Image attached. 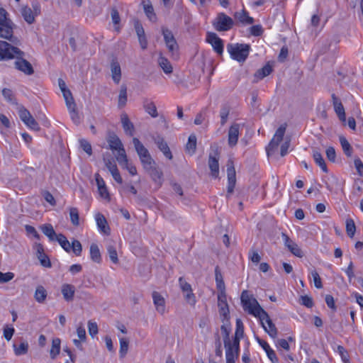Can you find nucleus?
I'll return each mask as SVG.
<instances>
[{
	"mask_svg": "<svg viewBox=\"0 0 363 363\" xmlns=\"http://www.w3.org/2000/svg\"><path fill=\"white\" fill-rule=\"evenodd\" d=\"M332 99L335 113H337L339 119L342 121H345V112L342 104L335 94H332Z\"/></svg>",
	"mask_w": 363,
	"mask_h": 363,
	"instance_id": "5701e85b",
	"label": "nucleus"
},
{
	"mask_svg": "<svg viewBox=\"0 0 363 363\" xmlns=\"http://www.w3.org/2000/svg\"><path fill=\"white\" fill-rule=\"evenodd\" d=\"M152 298L156 309L162 314L164 311V298L157 291H153Z\"/></svg>",
	"mask_w": 363,
	"mask_h": 363,
	"instance_id": "7c9ffc66",
	"label": "nucleus"
},
{
	"mask_svg": "<svg viewBox=\"0 0 363 363\" xmlns=\"http://www.w3.org/2000/svg\"><path fill=\"white\" fill-rule=\"evenodd\" d=\"M215 279L218 293H225V286L223 277L218 266H216L215 268Z\"/></svg>",
	"mask_w": 363,
	"mask_h": 363,
	"instance_id": "bb28decb",
	"label": "nucleus"
},
{
	"mask_svg": "<svg viewBox=\"0 0 363 363\" xmlns=\"http://www.w3.org/2000/svg\"><path fill=\"white\" fill-rule=\"evenodd\" d=\"M24 123L28 126L30 128L34 130H39L40 126L38 123L36 122L35 118L32 116L29 119H28Z\"/></svg>",
	"mask_w": 363,
	"mask_h": 363,
	"instance_id": "774afa93",
	"label": "nucleus"
},
{
	"mask_svg": "<svg viewBox=\"0 0 363 363\" xmlns=\"http://www.w3.org/2000/svg\"><path fill=\"white\" fill-rule=\"evenodd\" d=\"M233 19L225 13H219L213 21V28L218 32L230 30L234 26Z\"/></svg>",
	"mask_w": 363,
	"mask_h": 363,
	"instance_id": "20e7f679",
	"label": "nucleus"
},
{
	"mask_svg": "<svg viewBox=\"0 0 363 363\" xmlns=\"http://www.w3.org/2000/svg\"><path fill=\"white\" fill-rule=\"evenodd\" d=\"M340 143L342 146L343 152L345 155L350 157L352 155L353 149L352 146L350 145V143L347 141V140L344 136L340 137Z\"/></svg>",
	"mask_w": 363,
	"mask_h": 363,
	"instance_id": "79ce46f5",
	"label": "nucleus"
},
{
	"mask_svg": "<svg viewBox=\"0 0 363 363\" xmlns=\"http://www.w3.org/2000/svg\"><path fill=\"white\" fill-rule=\"evenodd\" d=\"M281 237L284 240L285 246L294 255L298 257H303V252L296 242L291 240L290 238L286 233H282Z\"/></svg>",
	"mask_w": 363,
	"mask_h": 363,
	"instance_id": "ddd939ff",
	"label": "nucleus"
},
{
	"mask_svg": "<svg viewBox=\"0 0 363 363\" xmlns=\"http://www.w3.org/2000/svg\"><path fill=\"white\" fill-rule=\"evenodd\" d=\"M21 13L23 19L28 23L32 24L35 21V14L32 9L26 6H23L21 9Z\"/></svg>",
	"mask_w": 363,
	"mask_h": 363,
	"instance_id": "f704fd0d",
	"label": "nucleus"
},
{
	"mask_svg": "<svg viewBox=\"0 0 363 363\" xmlns=\"http://www.w3.org/2000/svg\"><path fill=\"white\" fill-rule=\"evenodd\" d=\"M36 255L43 267L50 268L52 264L48 256L44 252V248L40 243L35 245Z\"/></svg>",
	"mask_w": 363,
	"mask_h": 363,
	"instance_id": "f3484780",
	"label": "nucleus"
},
{
	"mask_svg": "<svg viewBox=\"0 0 363 363\" xmlns=\"http://www.w3.org/2000/svg\"><path fill=\"white\" fill-rule=\"evenodd\" d=\"M206 42L211 45L214 51L218 55H222L223 52V41L218 35L213 32L207 33Z\"/></svg>",
	"mask_w": 363,
	"mask_h": 363,
	"instance_id": "9b49d317",
	"label": "nucleus"
},
{
	"mask_svg": "<svg viewBox=\"0 0 363 363\" xmlns=\"http://www.w3.org/2000/svg\"><path fill=\"white\" fill-rule=\"evenodd\" d=\"M69 213L72 224L74 226H78L79 225V215L78 209L75 207H70L69 208Z\"/></svg>",
	"mask_w": 363,
	"mask_h": 363,
	"instance_id": "09e8293b",
	"label": "nucleus"
},
{
	"mask_svg": "<svg viewBox=\"0 0 363 363\" xmlns=\"http://www.w3.org/2000/svg\"><path fill=\"white\" fill-rule=\"evenodd\" d=\"M22 54L23 52L18 48L6 41L0 40V60L13 59L16 55Z\"/></svg>",
	"mask_w": 363,
	"mask_h": 363,
	"instance_id": "0eeeda50",
	"label": "nucleus"
},
{
	"mask_svg": "<svg viewBox=\"0 0 363 363\" xmlns=\"http://www.w3.org/2000/svg\"><path fill=\"white\" fill-rule=\"evenodd\" d=\"M219 152L216 150L213 155L212 153L209 154L208 164V167L211 169V174L213 177L217 178L219 174Z\"/></svg>",
	"mask_w": 363,
	"mask_h": 363,
	"instance_id": "f8f14e48",
	"label": "nucleus"
},
{
	"mask_svg": "<svg viewBox=\"0 0 363 363\" xmlns=\"http://www.w3.org/2000/svg\"><path fill=\"white\" fill-rule=\"evenodd\" d=\"M227 175H228V189L227 197H228L233 192L236 183V174L234 167L233 162L228 160L227 163Z\"/></svg>",
	"mask_w": 363,
	"mask_h": 363,
	"instance_id": "9d476101",
	"label": "nucleus"
},
{
	"mask_svg": "<svg viewBox=\"0 0 363 363\" xmlns=\"http://www.w3.org/2000/svg\"><path fill=\"white\" fill-rule=\"evenodd\" d=\"M197 139L194 134H191L186 145V152L189 155H193L196 152Z\"/></svg>",
	"mask_w": 363,
	"mask_h": 363,
	"instance_id": "72a5a7b5",
	"label": "nucleus"
},
{
	"mask_svg": "<svg viewBox=\"0 0 363 363\" xmlns=\"http://www.w3.org/2000/svg\"><path fill=\"white\" fill-rule=\"evenodd\" d=\"M162 33L164 37V40L169 52L171 53L173 58L178 57L179 45L172 33V32L167 28L162 27Z\"/></svg>",
	"mask_w": 363,
	"mask_h": 363,
	"instance_id": "39448f33",
	"label": "nucleus"
},
{
	"mask_svg": "<svg viewBox=\"0 0 363 363\" xmlns=\"http://www.w3.org/2000/svg\"><path fill=\"white\" fill-rule=\"evenodd\" d=\"M66 105L69 111L70 116H71L72 121L75 124L79 123L80 118H79L78 112L77 111V109H76V104L74 102V100L73 99V100H72V101H69L68 102H66Z\"/></svg>",
	"mask_w": 363,
	"mask_h": 363,
	"instance_id": "2f4dec72",
	"label": "nucleus"
},
{
	"mask_svg": "<svg viewBox=\"0 0 363 363\" xmlns=\"http://www.w3.org/2000/svg\"><path fill=\"white\" fill-rule=\"evenodd\" d=\"M240 125L235 123L230 125L228 130V143L231 147L235 146L238 143L240 135Z\"/></svg>",
	"mask_w": 363,
	"mask_h": 363,
	"instance_id": "4468645a",
	"label": "nucleus"
},
{
	"mask_svg": "<svg viewBox=\"0 0 363 363\" xmlns=\"http://www.w3.org/2000/svg\"><path fill=\"white\" fill-rule=\"evenodd\" d=\"M90 257L93 262L96 263L101 262V255L98 245L92 243L90 245Z\"/></svg>",
	"mask_w": 363,
	"mask_h": 363,
	"instance_id": "58836bf2",
	"label": "nucleus"
},
{
	"mask_svg": "<svg viewBox=\"0 0 363 363\" xmlns=\"http://www.w3.org/2000/svg\"><path fill=\"white\" fill-rule=\"evenodd\" d=\"M61 292L67 301H72L75 293V287L72 284H65L62 286Z\"/></svg>",
	"mask_w": 363,
	"mask_h": 363,
	"instance_id": "a878e982",
	"label": "nucleus"
},
{
	"mask_svg": "<svg viewBox=\"0 0 363 363\" xmlns=\"http://www.w3.org/2000/svg\"><path fill=\"white\" fill-rule=\"evenodd\" d=\"M121 122L125 134L130 136H133L135 131V127L133 123L130 121L126 113H121Z\"/></svg>",
	"mask_w": 363,
	"mask_h": 363,
	"instance_id": "6ab92c4d",
	"label": "nucleus"
},
{
	"mask_svg": "<svg viewBox=\"0 0 363 363\" xmlns=\"http://www.w3.org/2000/svg\"><path fill=\"white\" fill-rule=\"evenodd\" d=\"M354 165L357 170V174L359 177H363V162L359 157H357L354 158Z\"/></svg>",
	"mask_w": 363,
	"mask_h": 363,
	"instance_id": "0e129e2a",
	"label": "nucleus"
},
{
	"mask_svg": "<svg viewBox=\"0 0 363 363\" xmlns=\"http://www.w3.org/2000/svg\"><path fill=\"white\" fill-rule=\"evenodd\" d=\"M58 85L61 91L62 92L64 99L65 100V103L69 101H72V100H73L74 98L69 89L67 88L65 82L62 79H59Z\"/></svg>",
	"mask_w": 363,
	"mask_h": 363,
	"instance_id": "e433bc0d",
	"label": "nucleus"
},
{
	"mask_svg": "<svg viewBox=\"0 0 363 363\" xmlns=\"http://www.w3.org/2000/svg\"><path fill=\"white\" fill-rule=\"evenodd\" d=\"M60 343L61 340L59 338H55L52 342V347L50 351V357L55 359L60 351Z\"/></svg>",
	"mask_w": 363,
	"mask_h": 363,
	"instance_id": "de8ad7c7",
	"label": "nucleus"
},
{
	"mask_svg": "<svg viewBox=\"0 0 363 363\" xmlns=\"http://www.w3.org/2000/svg\"><path fill=\"white\" fill-rule=\"evenodd\" d=\"M244 335V325L242 322V319H236V330L235 336L243 337Z\"/></svg>",
	"mask_w": 363,
	"mask_h": 363,
	"instance_id": "e2e57ef3",
	"label": "nucleus"
},
{
	"mask_svg": "<svg viewBox=\"0 0 363 363\" xmlns=\"http://www.w3.org/2000/svg\"><path fill=\"white\" fill-rule=\"evenodd\" d=\"M273 71L272 67L269 65V63H267L263 67L257 70V72L254 74V82H257L258 81L262 79L265 77L269 75Z\"/></svg>",
	"mask_w": 363,
	"mask_h": 363,
	"instance_id": "393cba45",
	"label": "nucleus"
},
{
	"mask_svg": "<svg viewBox=\"0 0 363 363\" xmlns=\"http://www.w3.org/2000/svg\"><path fill=\"white\" fill-rule=\"evenodd\" d=\"M286 129V124L281 125L279 128L276 130L275 134L270 141L269 144L266 148L267 155L269 156L273 153L274 150L277 149L280 143V142L283 140L284 135L285 134Z\"/></svg>",
	"mask_w": 363,
	"mask_h": 363,
	"instance_id": "6e6552de",
	"label": "nucleus"
},
{
	"mask_svg": "<svg viewBox=\"0 0 363 363\" xmlns=\"http://www.w3.org/2000/svg\"><path fill=\"white\" fill-rule=\"evenodd\" d=\"M234 17L236 20L240 21L241 23L245 25L252 24L254 22V19L252 17H250L248 15V13L242 10L241 11L235 12L234 14Z\"/></svg>",
	"mask_w": 363,
	"mask_h": 363,
	"instance_id": "cd10ccee",
	"label": "nucleus"
},
{
	"mask_svg": "<svg viewBox=\"0 0 363 363\" xmlns=\"http://www.w3.org/2000/svg\"><path fill=\"white\" fill-rule=\"evenodd\" d=\"M81 148L89 155H92L91 145L89 141L85 139H80L79 140Z\"/></svg>",
	"mask_w": 363,
	"mask_h": 363,
	"instance_id": "052dcab7",
	"label": "nucleus"
},
{
	"mask_svg": "<svg viewBox=\"0 0 363 363\" xmlns=\"http://www.w3.org/2000/svg\"><path fill=\"white\" fill-rule=\"evenodd\" d=\"M179 284L184 293L189 292V291L192 290L191 286L187 283L183 277H179Z\"/></svg>",
	"mask_w": 363,
	"mask_h": 363,
	"instance_id": "338daca9",
	"label": "nucleus"
},
{
	"mask_svg": "<svg viewBox=\"0 0 363 363\" xmlns=\"http://www.w3.org/2000/svg\"><path fill=\"white\" fill-rule=\"evenodd\" d=\"M333 349L337 352L344 363H350L349 354L346 349L342 345H333Z\"/></svg>",
	"mask_w": 363,
	"mask_h": 363,
	"instance_id": "c03bdc74",
	"label": "nucleus"
},
{
	"mask_svg": "<svg viewBox=\"0 0 363 363\" xmlns=\"http://www.w3.org/2000/svg\"><path fill=\"white\" fill-rule=\"evenodd\" d=\"M218 306L220 315L223 318H227L229 314V308L225 293L222 292L218 294Z\"/></svg>",
	"mask_w": 363,
	"mask_h": 363,
	"instance_id": "dca6fc26",
	"label": "nucleus"
},
{
	"mask_svg": "<svg viewBox=\"0 0 363 363\" xmlns=\"http://www.w3.org/2000/svg\"><path fill=\"white\" fill-rule=\"evenodd\" d=\"M128 101L127 86L125 84H122L120 88L119 94L118 96V108L121 109L124 108Z\"/></svg>",
	"mask_w": 363,
	"mask_h": 363,
	"instance_id": "c85d7f7f",
	"label": "nucleus"
},
{
	"mask_svg": "<svg viewBox=\"0 0 363 363\" xmlns=\"http://www.w3.org/2000/svg\"><path fill=\"white\" fill-rule=\"evenodd\" d=\"M71 250L77 256H79L82 251V246L80 242L77 240H74L71 244Z\"/></svg>",
	"mask_w": 363,
	"mask_h": 363,
	"instance_id": "680f3d73",
	"label": "nucleus"
},
{
	"mask_svg": "<svg viewBox=\"0 0 363 363\" xmlns=\"http://www.w3.org/2000/svg\"><path fill=\"white\" fill-rule=\"evenodd\" d=\"M260 324L269 335L275 338L278 335L277 328L275 324L272 322V319H259Z\"/></svg>",
	"mask_w": 363,
	"mask_h": 363,
	"instance_id": "a211bd4d",
	"label": "nucleus"
},
{
	"mask_svg": "<svg viewBox=\"0 0 363 363\" xmlns=\"http://www.w3.org/2000/svg\"><path fill=\"white\" fill-rule=\"evenodd\" d=\"M47 297V291L43 286H38L35 292V298L39 303H43Z\"/></svg>",
	"mask_w": 363,
	"mask_h": 363,
	"instance_id": "8fccbe9b",
	"label": "nucleus"
},
{
	"mask_svg": "<svg viewBox=\"0 0 363 363\" xmlns=\"http://www.w3.org/2000/svg\"><path fill=\"white\" fill-rule=\"evenodd\" d=\"M23 55L24 53L23 52L22 55H15V57L16 58V60L14 62L15 68L23 72L26 75H31L34 73V69L28 60L23 59Z\"/></svg>",
	"mask_w": 363,
	"mask_h": 363,
	"instance_id": "1a4fd4ad",
	"label": "nucleus"
},
{
	"mask_svg": "<svg viewBox=\"0 0 363 363\" xmlns=\"http://www.w3.org/2000/svg\"><path fill=\"white\" fill-rule=\"evenodd\" d=\"M225 321L223 323V324L220 327V331L221 334L223 338V343L224 345H226L227 342H230V333L231 332L232 328L231 324L228 321L229 319H225Z\"/></svg>",
	"mask_w": 363,
	"mask_h": 363,
	"instance_id": "c756f323",
	"label": "nucleus"
},
{
	"mask_svg": "<svg viewBox=\"0 0 363 363\" xmlns=\"http://www.w3.org/2000/svg\"><path fill=\"white\" fill-rule=\"evenodd\" d=\"M224 347L225 348L226 360H228V358H230V359H235L238 357L239 353H236V352H235V349L231 347L230 342H227L226 345H224Z\"/></svg>",
	"mask_w": 363,
	"mask_h": 363,
	"instance_id": "6e6d98bb",
	"label": "nucleus"
},
{
	"mask_svg": "<svg viewBox=\"0 0 363 363\" xmlns=\"http://www.w3.org/2000/svg\"><path fill=\"white\" fill-rule=\"evenodd\" d=\"M240 301L243 310L255 318H269L268 313L261 307L253 294L244 290L240 295Z\"/></svg>",
	"mask_w": 363,
	"mask_h": 363,
	"instance_id": "f257e3e1",
	"label": "nucleus"
},
{
	"mask_svg": "<svg viewBox=\"0 0 363 363\" xmlns=\"http://www.w3.org/2000/svg\"><path fill=\"white\" fill-rule=\"evenodd\" d=\"M346 232L347 235L352 238L356 232V226L352 219L349 218L346 220Z\"/></svg>",
	"mask_w": 363,
	"mask_h": 363,
	"instance_id": "864d4df0",
	"label": "nucleus"
},
{
	"mask_svg": "<svg viewBox=\"0 0 363 363\" xmlns=\"http://www.w3.org/2000/svg\"><path fill=\"white\" fill-rule=\"evenodd\" d=\"M107 142L111 150H116L118 152L116 160H121L125 162L126 153L120 138L115 133H112L108 135Z\"/></svg>",
	"mask_w": 363,
	"mask_h": 363,
	"instance_id": "423d86ee",
	"label": "nucleus"
},
{
	"mask_svg": "<svg viewBox=\"0 0 363 363\" xmlns=\"http://www.w3.org/2000/svg\"><path fill=\"white\" fill-rule=\"evenodd\" d=\"M117 161L118 162V163L121 165H122L124 168H125L131 175L134 176V175L137 174L136 167L134 165L128 163L127 157H126L125 162L123 160H118Z\"/></svg>",
	"mask_w": 363,
	"mask_h": 363,
	"instance_id": "5fc2aeb1",
	"label": "nucleus"
},
{
	"mask_svg": "<svg viewBox=\"0 0 363 363\" xmlns=\"http://www.w3.org/2000/svg\"><path fill=\"white\" fill-rule=\"evenodd\" d=\"M143 9L144 11L147 16V17L149 18L151 21H155L157 19L156 14L154 12L153 6L151 4V2L147 0L143 1Z\"/></svg>",
	"mask_w": 363,
	"mask_h": 363,
	"instance_id": "c9c22d12",
	"label": "nucleus"
},
{
	"mask_svg": "<svg viewBox=\"0 0 363 363\" xmlns=\"http://www.w3.org/2000/svg\"><path fill=\"white\" fill-rule=\"evenodd\" d=\"M153 140L155 143L157 145V147L160 149V150L167 159L172 160L173 158V155L167 143L162 136L157 135L156 137H154Z\"/></svg>",
	"mask_w": 363,
	"mask_h": 363,
	"instance_id": "2eb2a0df",
	"label": "nucleus"
},
{
	"mask_svg": "<svg viewBox=\"0 0 363 363\" xmlns=\"http://www.w3.org/2000/svg\"><path fill=\"white\" fill-rule=\"evenodd\" d=\"M15 354L17 356L26 354L28 350V344L26 342H21L18 346L13 345Z\"/></svg>",
	"mask_w": 363,
	"mask_h": 363,
	"instance_id": "3c124183",
	"label": "nucleus"
},
{
	"mask_svg": "<svg viewBox=\"0 0 363 363\" xmlns=\"http://www.w3.org/2000/svg\"><path fill=\"white\" fill-rule=\"evenodd\" d=\"M111 16L112 22L114 25V30L117 33H119L121 29V26H120L121 17H120L119 13L118 11V10L116 9V8H113L111 9Z\"/></svg>",
	"mask_w": 363,
	"mask_h": 363,
	"instance_id": "37998d69",
	"label": "nucleus"
},
{
	"mask_svg": "<svg viewBox=\"0 0 363 363\" xmlns=\"http://www.w3.org/2000/svg\"><path fill=\"white\" fill-rule=\"evenodd\" d=\"M13 36V23L7 18V12L0 8V38L10 39Z\"/></svg>",
	"mask_w": 363,
	"mask_h": 363,
	"instance_id": "7ed1b4c3",
	"label": "nucleus"
},
{
	"mask_svg": "<svg viewBox=\"0 0 363 363\" xmlns=\"http://www.w3.org/2000/svg\"><path fill=\"white\" fill-rule=\"evenodd\" d=\"M96 182L100 196L105 199H110V196L103 178L99 174H95Z\"/></svg>",
	"mask_w": 363,
	"mask_h": 363,
	"instance_id": "b1692460",
	"label": "nucleus"
},
{
	"mask_svg": "<svg viewBox=\"0 0 363 363\" xmlns=\"http://www.w3.org/2000/svg\"><path fill=\"white\" fill-rule=\"evenodd\" d=\"M95 219L99 230L105 235H109L110 228L105 216L103 214L98 213L95 216Z\"/></svg>",
	"mask_w": 363,
	"mask_h": 363,
	"instance_id": "412c9836",
	"label": "nucleus"
},
{
	"mask_svg": "<svg viewBox=\"0 0 363 363\" xmlns=\"http://www.w3.org/2000/svg\"><path fill=\"white\" fill-rule=\"evenodd\" d=\"M55 240H57L59 242L60 246L67 252H69L71 251V244L63 234H58L57 236H56Z\"/></svg>",
	"mask_w": 363,
	"mask_h": 363,
	"instance_id": "49530a36",
	"label": "nucleus"
},
{
	"mask_svg": "<svg viewBox=\"0 0 363 363\" xmlns=\"http://www.w3.org/2000/svg\"><path fill=\"white\" fill-rule=\"evenodd\" d=\"M158 64L165 74H171L173 71L172 66L167 58L162 55L158 58Z\"/></svg>",
	"mask_w": 363,
	"mask_h": 363,
	"instance_id": "4c0bfd02",
	"label": "nucleus"
},
{
	"mask_svg": "<svg viewBox=\"0 0 363 363\" xmlns=\"http://www.w3.org/2000/svg\"><path fill=\"white\" fill-rule=\"evenodd\" d=\"M140 160L144 169L147 168L150 169L151 165L155 164L156 163L151 157L150 154L146 155L145 157H140Z\"/></svg>",
	"mask_w": 363,
	"mask_h": 363,
	"instance_id": "13d9d810",
	"label": "nucleus"
},
{
	"mask_svg": "<svg viewBox=\"0 0 363 363\" xmlns=\"http://www.w3.org/2000/svg\"><path fill=\"white\" fill-rule=\"evenodd\" d=\"M313 157L315 163L321 168V169L324 172L327 173L328 169L321 153L317 150H313Z\"/></svg>",
	"mask_w": 363,
	"mask_h": 363,
	"instance_id": "ea45409f",
	"label": "nucleus"
},
{
	"mask_svg": "<svg viewBox=\"0 0 363 363\" xmlns=\"http://www.w3.org/2000/svg\"><path fill=\"white\" fill-rule=\"evenodd\" d=\"M129 342L126 338H120V350L121 357H124L128 352Z\"/></svg>",
	"mask_w": 363,
	"mask_h": 363,
	"instance_id": "4d7b16f0",
	"label": "nucleus"
},
{
	"mask_svg": "<svg viewBox=\"0 0 363 363\" xmlns=\"http://www.w3.org/2000/svg\"><path fill=\"white\" fill-rule=\"evenodd\" d=\"M107 251L111 262L114 264H118V258L116 247L113 245H108L107 247Z\"/></svg>",
	"mask_w": 363,
	"mask_h": 363,
	"instance_id": "bf43d9fd",
	"label": "nucleus"
},
{
	"mask_svg": "<svg viewBox=\"0 0 363 363\" xmlns=\"http://www.w3.org/2000/svg\"><path fill=\"white\" fill-rule=\"evenodd\" d=\"M227 50L232 59L239 62H243L249 55L250 46L248 44H228Z\"/></svg>",
	"mask_w": 363,
	"mask_h": 363,
	"instance_id": "f03ea898",
	"label": "nucleus"
},
{
	"mask_svg": "<svg viewBox=\"0 0 363 363\" xmlns=\"http://www.w3.org/2000/svg\"><path fill=\"white\" fill-rule=\"evenodd\" d=\"M15 330L13 327H10L9 325H6L4 328V337L7 340L9 341L13 334H14Z\"/></svg>",
	"mask_w": 363,
	"mask_h": 363,
	"instance_id": "69168bd1",
	"label": "nucleus"
},
{
	"mask_svg": "<svg viewBox=\"0 0 363 363\" xmlns=\"http://www.w3.org/2000/svg\"><path fill=\"white\" fill-rule=\"evenodd\" d=\"M143 107L145 111L150 114L152 118H156L158 116L157 107L153 101H146L144 103Z\"/></svg>",
	"mask_w": 363,
	"mask_h": 363,
	"instance_id": "a18cd8bd",
	"label": "nucleus"
},
{
	"mask_svg": "<svg viewBox=\"0 0 363 363\" xmlns=\"http://www.w3.org/2000/svg\"><path fill=\"white\" fill-rule=\"evenodd\" d=\"M230 113V107L228 105H223L220 108V125H224L228 118V116Z\"/></svg>",
	"mask_w": 363,
	"mask_h": 363,
	"instance_id": "603ef678",
	"label": "nucleus"
},
{
	"mask_svg": "<svg viewBox=\"0 0 363 363\" xmlns=\"http://www.w3.org/2000/svg\"><path fill=\"white\" fill-rule=\"evenodd\" d=\"M110 68L113 81L116 84H119L121 79V69L119 62L116 60H113Z\"/></svg>",
	"mask_w": 363,
	"mask_h": 363,
	"instance_id": "4be33fe9",
	"label": "nucleus"
},
{
	"mask_svg": "<svg viewBox=\"0 0 363 363\" xmlns=\"http://www.w3.org/2000/svg\"><path fill=\"white\" fill-rule=\"evenodd\" d=\"M42 232L49 238L50 241H54L56 239L55 231L51 224H46L41 227Z\"/></svg>",
	"mask_w": 363,
	"mask_h": 363,
	"instance_id": "a19ab883",
	"label": "nucleus"
},
{
	"mask_svg": "<svg viewBox=\"0 0 363 363\" xmlns=\"http://www.w3.org/2000/svg\"><path fill=\"white\" fill-rule=\"evenodd\" d=\"M145 172L150 176L152 179L159 185L162 184V177L163 173L162 170L155 164L151 165L150 169H145Z\"/></svg>",
	"mask_w": 363,
	"mask_h": 363,
	"instance_id": "aec40b11",
	"label": "nucleus"
},
{
	"mask_svg": "<svg viewBox=\"0 0 363 363\" xmlns=\"http://www.w3.org/2000/svg\"><path fill=\"white\" fill-rule=\"evenodd\" d=\"M133 143L134 145L135 149L137 152V154L140 157H145L146 155L150 154L148 150L143 145V143L139 140L137 138H133Z\"/></svg>",
	"mask_w": 363,
	"mask_h": 363,
	"instance_id": "473e14b6",
	"label": "nucleus"
}]
</instances>
